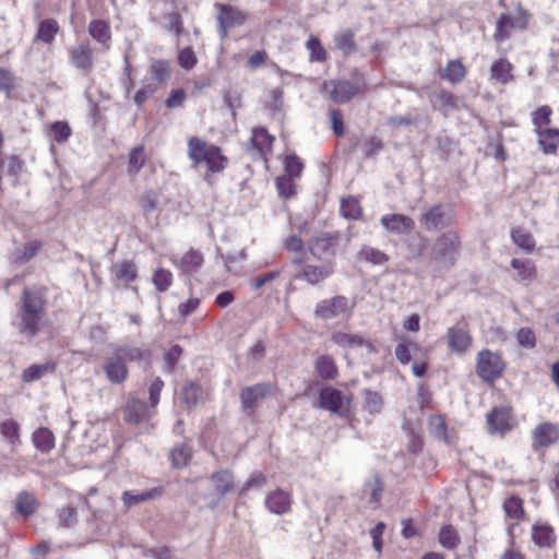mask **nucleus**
<instances>
[{
  "instance_id": "46",
  "label": "nucleus",
  "mask_w": 559,
  "mask_h": 559,
  "mask_svg": "<svg viewBox=\"0 0 559 559\" xmlns=\"http://www.w3.org/2000/svg\"><path fill=\"white\" fill-rule=\"evenodd\" d=\"M381 396L373 391L365 390L364 392V408L371 415L379 414L382 408Z\"/></svg>"
},
{
  "instance_id": "6",
  "label": "nucleus",
  "mask_w": 559,
  "mask_h": 559,
  "mask_svg": "<svg viewBox=\"0 0 559 559\" xmlns=\"http://www.w3.org/2000/svg\"><path fill=\"white\" fill-rule=\"evenodd\" d=\"M350 396L333 386H324L319 393V406L340 417L348 415Z\"/></svg>"
},
{
  "instance_id": "28",
  "label": "nucleus",
  "mask_w": 559,
  "mask_h": 559,
  "mask_svg": "<svg viewBox=\"0 0 559 559\" xmlns=\"http://www.w3.org/2000/svg\"><path fill=\"white\" fill-rule=\"evenodd\" d=\"M316 371L323 380H334L338 373L334 359L329 355H321L317 358Z\"/></svg>"
},
{
  "instance_id": "5",
  "label": "nucleus",
  "mask_w": 559,
  "mask_h": 559,
  "mask_svg": "<svg viewBox=\"0 0 559 559\" xmlns=\"http://www.w3.org/2000/svg\"><path fill=\"white\" fill-rule=\"evenodd\" d=\"M504 368L506 364L498 353H493L489 349H484L478 353L476 371L479 378L485 382L493 383L501 377Z\"/></svg>"
},
{
  "instance_id": "48",
  "label": "nucleus",
  "mask_w": 559,
  "mask_h": 559,
  "mask_svg": "<svg viewBox=\"0 0 559 559\" xmlns=\"http://www.w3.org/2000/svg\"><path fill=\"white\" fill-rule=\"evenodd\" d=\"M181 354L182 348L179 345L171 346L164 355L163 371L173 373Z\"/></svg>"
},
{
  "instance_id": "62",
  "label": "nucleus",
  "mask_w": 559,
  "mask_h": 559,
  "mask_svg": "<svg viewBox=\"0 0 559 559\" xmlns=\"http://www.w3.org/2000/svg\"><path fill=\"white\" fill-rule=\"evenodd\" d=\"M41 246H43V243L39 240H32V241L27 242L24 246L21 254L17 258L19 262L25 263V262L29 261L32 258H34L38 253Z\"/></svg>"
},
{
  "instance_id": "12",
  "label": "nucleus",
  "mask_w": 559,
  "mask_h": 559,
  "mask_svg": "<svg viewBox=\"0 0 559 559\" xmlns=\"http://www.w3.org/2000/svg\"><path fill=\"white\" fill-rule=\"evenodd\" d=\"M334 273L332 262H322L319 265L305 263L293 276L292 281H306L310 285H318Z\"/></svg>"
},
{
  "instance_id": "58",
  "label": "nucleus",
  "mask_w": 559,
  "mask_h": 559,
  "mask_svg": "<svg viewBox=\"0 0 559 559\" xmlns=\"http://www.w3.org/2000/svg\"><path fill=\"white\" fill-rule=\"evenodd\" d=\"M171 273L164 269H158L153 276V283L159 292H166L171 284Z\"/></svg>"
},
{
  "instance_id": "11",
  "label": "nucleus",
  "mask_w": 559,
  "mask_h": 559,
  "mask_svg": "<svg viewBox=\"0 0 559 559\" xmlns=\"http://www.w3.org/2000/svg\"><path fill=\"white\" fill-rule=\"evenodd\" d=\"M217 10L216 21L221 38H226L228 31L241 26L246 21V14L229 4H215Z\"/></svg>"
},
{
  "instance_id": "63",
  "label": "nucleus",
  "mask_w": 559,
  "mask_h": 559,
  "mask_svg": "<svg viewBox=\"0 0 559 559\" xmlns=\"http://www.w3.org/2000/svg\"><path fill=\"white\" fill-rule=\"evenodd\" d=\"M382 147V141L376 136L366 139L361 144V151L365 157H373Z\"/></svg>"
},
{
  "instance_id": "21",
  "label": "nucleus",
  "mask_w": 559,
  "mask_h": 559,
  "mask_svg": "<svg viewBox=\"0 0 559 559\" xmlns=\"http://www.w3.org/2000/svg\"><path fill=\"white\" fill-rule=\"evenodd\" d=\"M163 489L160 487H155L146 491H134L128 490L124 491L121 496V500L126 509H130L134 506H138L143 502H147L154 499H157L162 496Z\"/></svg>"
},
{
  "instance_id": "8",
  "label": "nucleus",
  "mask_w": 559,
  "mask_h": 559,
  "mask_svg": "<svg viewBox=\"0 0 559 559\" xmlns=\"http://www.w3.org/2000/svg\"><path fill=\"white\" fill-rule=\"evenodd\" d=\"M338 236L336 234L321 233L309 241V251L313 258L322 262H332L336 254Z\"/></svg>"
},
{
  "instance_id": "34",
  "label": "nucleus",
  "mask_w": 559,
  "mask_h": 559,
  "mask_svg": "<svg viewBox=\"0 0 559 559\" xmlns=\"http://www.w3.org/2000/svg\"><path fill=\"white\" fill-rule=\"evenodd\" d=\"M111 272L117 281L124 283L132 282L136 277V267L131 261L116 262L111 267Z\"/></svg>"
},
{
  "instance_id": "16",
  "label": "nucleus",
  "mask_w": 559,
  "mask_h": 559,
  "mask_svg": "<svg viewBox=\"0 0 559 559\" xmlns=\"http://www.w3.org/2000/svg\"><path fill=\"white\" fill-rule=\"evenodd\" d=\"M381 225L390 233L408 235L415 228L412 217L403 214H388L381 217Z\"/></svg>"
},
{
  "instance_id": "4",
  "label": "nucleus",
  "mask_w": 559,
  "mask_h": 559,
  "mask_svg": "<svg viewBox=\"0 0 559 559\" xmlns=\"http://www.w3.org/2000/svg\"><path fill=\"white\" fill-rule=\"evenodd\" d=\"M455 222V211L451 204L438 203L425 207L420 214L419 223L427 231L443 229Z\"/></svg>"
},
{
  "instance_id": "7",
  "label": "nucleus",
  "mask_w": 559,
  "mask_h": 559,
  "mask_svg": "<svg viewBox=\"0 0 559 559\" xmlns=\"http://www.w3.org/2000/svg\"><path fill=\"white\" fill-rule=\"evenodd\" d=\"M211 493L205 497L207 507L214 509L221 500L234 488V475L228 469H221L210 477Z\"/></svg>"
},
{
  "instance_id": "61",
  "label": "nucleus",
  "mask_w": 559,
  "mask_h": 559,
  "mask_svg": "<svg viewBox=\"0 0 559 559\" xmlns=\"http://www.w3.org/2000/svg\"><path fill=\"white\" fill-rule=\"evenodd\" d=\"M439 540L443 547L452 549L456 546L459 537L453 527L445 526L440 532Z\"/></svg>"
},
{
  "instance_id": "15",
  "label": "nucleus",
  "mask_w": 559,
  "mask_h": 559,
  "mask_svg": "<svg viewBox=\"0 0 559 559\" xmlns=\"http://www.w3.org/2000/svg\"><path fill=\"white\" fill-rule=\"evenodd\" d=\"M533 448H549L559 439V427L550 421L537 425L532 431Z\"/></svg>"
},
{
  "instance_id": "23",
  "label": "nucleus",
  "mask_w": 559,
  "mask_h": 559,
  "mask_svg": "<svg viewBox=\"0 0 559 559\" xmlns=\"http://www.w3.org/2000/svg\"><path fill=\"white\" fill-rule=\"evenodd\" d=\"M110 348L116 352L124 361H146L151 358V350L141 348L130 344L126 345H110Z\"/></svg>"
},
{
  "instance_id": "64",
  "label": "nucleus",
  "mask_w": 559,
  "mask_h": 559,
  "mask_svg": "<svg viewBox=\"0 0 559 559\" xmlns=\"http://www.w3.org/2000/svg\"><path fill=\"white\" fill-rule=\"evenodd\" d=\"M145 163L144 148L142 146L134 147L129 155V167L130 169L138 171L142 168Z\"/></svg>"
},
{
  "instance_id": "25",
  "label": "nucleus",
  "mask_w": 559,
  "mask_h": 559,
  "mask_svg": "<svg viewBox=\"0 0 559 559\" xmlns=\"http://www.w3.org/2000/svg\"><path fill=\"white\" fill-rule=\"evenodd\" d=\"M274 138L271 136L264 128H255L252 130L250 143L252 145V155L262 156L270 150Z\"/></svg>"
},
{
  "instance_id": "13",
  "label": "nucleus",
  "mask_w": 559,
  "mask_h": 559,
  "mask_svg": "<svg viewBox=\"0 0 559 559\" xmlns=\"http://www.w3.org/2000/svg\"><path fill=\"white\" fill-rule=\"evenodd\" d=\"M486 423L490 433H504L513 428L515 420L511 408L499 406L487 414Z\"/></svg>"
},
{
  "instance_id": "18",
  "label": "nucleus",
  "mask_w": 559,
  "mask_h": 559,
  "mask_svg": "<svg viewBox=\"0 0 559 559\" xmlns=\"http://www.w3.org/2000/svg\"><path fill=\"white\" fill-rule=\"evenodd\" d=\"M448 345L452 352L462 354L472 345V337L464 325L457 324L448 330Z\"/></svg>"
},
{
  "instance_id": "10",
  "label": "nucleus",
  "mask_w": 559,
  "mask_h": 559,
  "mask_svg": "<svg viewBox=\"0 0 559 559\" xmlns=\"http://www.w3.org/2000/svg\"><path fill=\"white\" fill-rule=\"evenodd\" d=\"M273 393V385L269 382L257 383L254 385L246 386L240 392V401L242 412L251 416L259 404L271 396Z\"/></svg>"
},
{
  "instance_id": "22",
  "label": "nucleus",
  "mask_w": 559,
  "mask_h": 559,
  "mask_svg": "<svg viewBox=\"0 0 559 559\" xmlns=\"http://www.w3.org/2000/svg\"><path fill=\"white\" fill-rule=\"evenodd\" d=\"M264 503L270 512L281 515L289 511L292 500L286 491L277 489L266 496Z\"/></svg>"
},
{
  "instance_id": "33",
  "label": "nucleus",
  "mask_w": 559,
  "mask_h": 559,
  "mask_svg": "<svg viewBox=\"0 0 559 559\" xmlns=\"http://www.w3.org/2000/svg\"><path fill=\"white\" fill-rule=\"evenodd\" d=\"M33 443L43 453L49 452L55 447V437L48 428H39L32 436Z\"/></svg>"
},
{
  "instance_id": "41",
  "label": "nucleus",
  "mask_w": 559,
  "mask_h": 559,
  "mask_svg": "<svg viewBox=\"0 0 559 559\" xmlns=\"http://www.w3.org/2000/svg\"><path fill=\"white\" fill-rule=\"evenodd\" d=\"M0 432L8 440L13 449L21 444L20 426L13 419H8L1 423Z\"/></svg>"
},
{
  "instance_id": "42",
  "label": "nucleus",
  "mask_w": 559,
  "mask_h": 559,
  "mask_svg": "<svg viewBox=\"0 0 559 559\" xmlns=\"http://www.w3.org/2000/svg\"><path fill=\"white\" fill-rule=\"evenodd\" d=\"M171 465L176 468L185 467L191 459V450L185 444L175 447L170 454Z\"/></svg>"
},
{
  "instance_id": "32",
  "label": "nucleus",
  "mask_w": 559,
  "mask_h": 559,
  "mask_svg": "<svg viewBox=\"0 0 559 559\" xmlns=\"http://www.w3.org/2000/svg\"><path fill=\"white\" fill-rule=\"evenodd\" d=\"M533 540L540 547H549L556 539L552 527L547 524H535L532 532Z\"/></svg>"
},
{
  "instance_id": "35",
  "label": "nucleus",
  "mask_w": 559,
  "mask_h": 559,
  "mask_svg": "<svg viewBox=\"0 0 559 559\" xmlns=\"http://www.w3.org/2000/svg\"><path fill=\"white\" fill-rule=\"evenodd\" d=\"M354 35L352 29H345L334 35L335 47L345 56L353 53L357 49Z\"/></svg>"
},
{
  "instance_id": "9",
  "label": "nucleus",
  "mask_w": 559,
  "mask_h": 559,
  "mask_svg": "<svg viewBox=\"0 0 559 559\" xmlns=\"http://www.w3.org/2000/svg\"><path fill=\"white\" fill-rule=\"evenodd\" d=\"M354 304L345 296H335L321 300L314 308V316L319 319L330 320L340 316H349Z\"/></svg>"
},
{
  "instance_id": "26",
  "label": "nucleus",
  "mask_w": 559,
  "mask_h": 559,
  "mask_svg": "<svg viewBox=\"0 0 559 559\" xmlns=\"http://www.w3.org/2000/svg\"><path fill=\"white\" fill-rule=\"evenodd\" d=\"M88 33L96 41L102 44L105 49L109 48L111 32L107 22L103 20H93L88 25Z\"/></svg>"
},
{
  "instance_id": "40",
  "label": "nucleus",
  "mask_w": 559,
  "mask_h": 559,
  "mask_svg": "<svg viewBox=\"0 0 559 559\" xmlns=\"http://www.w3.org/2000/svg\"><path fill=\"white\" fill-rule=\"evenodd\" d=\"M512 66L506 59H499L490 69L491 79L497 80L501 84H507L513 76L511 74Z\"/></svg>"
},
{
  "instance_id": "19",
  "label": "nucleus",
  "mask_w": 559,
  "mask_h": 559,
  "mask_svg": "<svg viewBox=\"0 0 559 559\" xmlns=\"http://www.w3.org/2000/svg\"><path fill=\"white\" fill-rule=\"evenodd\" d=\"M70 60L76 69L90 72L93 68V50L88 44H80L71 49Z\"/></svg>"
},
{
  "instance_id": "27",
  "label": "nucleus",
  "mask_w": 559,
  "mask_h": 559,
  "mask_svg": "<svg viewBox=\"0 0 559 559\" xmlns=\"http://www.w3.org/2000/svg\"><path fill=\"white\" fill-rule=\"evenodd\" d=\"M538 143L546 154H554L559 145V129L545 128L537 131Z\"/></svg>"
},
{
  "instance_id": "20",
  "label": "nucleus",
  "mask_w": 559,
  "mask_h": 559,
  "mask_svg": "<svg viewBox=\"0 0 559 559\" xmlns=\"http://www.w3.org/2000/svg\"><path fill=\"white\" fill-rule=\"evenodd\" d=\"M148 408L140 399H130L123 408V418L127 423L138 425L148 417Z\"/></svg>"
},
{
  "instance_id": "56",
  "label": "nucleus",
  "mask_w": 559,
  "mask_h": 559,
  "mask_svg": "<svg viewBox=\"0 0 559 559\" xmlns=\"http://www.w3.org/2000/svg\"><path fill=\"white\" fill-rule=\"evenodd\" d=\"M507 515L511 519H520L523 515L522 500L518 497H510L503 503Z\"/></svg>"
},
{
  "instance_id": "59",
  "label": "nucleus",
  "mask_w": 559,
  "mask_h": 559,
  "mask_svg": "<svg viewBox=\"0 0 559 559\" xmlns=\"http://www.w3.org/2000/svg\"><path fill=\"white\" fill-rule=\"evenodd\" d=\"M163 388L164 381L159 377L152 379L148 385V400L152 408H155L159 403V396Z\"/></svg>"
},
{
  "instance_id": "38",
  "label": "nucleus",
  "mask_w": 559,
  "mask_h": 559,
  "mask_svg": "<svg viewBox=\"0 0 559 559\" xmlns=\"http://www.w3.org/2000/svg\"><path fill=\"white\" fill-rule=\"evenodd\" d=\"M181 395L188 406H194L203 400V390L197 382L187 381L182 386Z\"/></svg>"
},
{
  "instance_id": "52",
  "label": "nucleus",
  "mask_w": 559,
  "mask_h": 559,
  "mask_svg": "<svg viewBox=\"0 0 559 559\" xmlns=\"http://www.w3.org/2000/svg\"><path fill=\"white\" fill-rule=\"evenodd\" d=\"M514 27L512 17L507 14H502L496 24V33L493 35L497 41H503L509 37V29Z\"/></svg>"
},
{
  "instance_id": "2",
  "label": "nucleus",
  "mask_w": 559,
  "mask_h": 559,
  "mask_svg": "<svg viewBox=\"0 0 559 559\" xmlns=\"http://www.w3.org/2000/svg\"><path fill=\"white\" fill-rule=\"evenodd\" d=\"M188 156L195 169H201L205 165L212 174L223 171L228 163L227 157L222 154L218 146L209 144L197 136H192L188 141Z\"/></svg>"
},
{
  "instance_id": "24",
  "label": "nucleus",
  "mask_w": 559,
  "mask_h": 559,
  "mask_svg": "<svg viewBox=\"0 0 559 559\" xmlns=\"http://www.w3.org/2000/svg\"><path fill=\"white\" fill-rule=\"evenodd\" d=\"M511 266L516 271L514 280L525 285L531 284L536 278V266L528 259H512Z\"/></svg>"
},
{
  "instance_id": "36",
  "label": "nucleus",
  "mask_w": 559,
  "mask_h": 559,
  "mask_svg": "<svg viewBox=\"0 0 559 559\" xmlns=\"http://www.w3.org/2000/svg\"><path fill=\"white\" fill-rule=\"evenodd\" d=\"M56 369V364L52 361H46L39 365H32L23 372V380L25 382H32L43 378L45 374L52 373Z\"/></svg>"
},
{
  "instance_id": "60",
  "label": "nucleus",
  "mask_w": 559,
  "mask_h": 559,
  "mask_svg": "<svg viewBox=\"0 0 559 559\" xmlns=\"http://www.w3.org/2000/svg\"><path fill=\"white\" fill-rule=\"evenodd\" d=\"M516 341L520 346L530 349L536 345V336L530 328H521L516 333Z\"/></svg>"
},
{
  "instance_id": "43",
  "label": "nucleus",
  "mask_w": 559,
  "mask_h": 559,
  "mask_svg": "<svg viewBox=\"0 0 559 559\" xmlns=\"http://www.w3.org/2000/svg\"><path fill=\"white\" fill-rule=\"evenodd\" d=\"M359 255L362 260L376 265H382L389 261V257L384 252L370 246H364Z\"/></svg>"
},
{
  "instance_id": "14",
  "label": "nucleus",
  "mask_w": 559,
  "mask_h": 559,
  "mask_svg": "<svg viewBox=\"0 0 559 559\" xmlns=\"http://www.w3.org/2000/svg\"><path fill=\"white\" fill-rule=\"evenodd\" d=\"M103 370L111 384H122L129 376L127 362L115 350L105 359Z\"/></svg>"
},
{
  "instance_id": "53",
  "label": "nucleus",
  "mask_w": 559,
  "mask_h": 559,
  "mask_svg": "<svg viewBox=\"0 0 559 559\" xmlns=\"http://www.w3.org/2000/svg\"><path fill=\"white\" fill-rule=\"evenodd\" d=\"M152 78L158 83L165 82L169 79L170 68L167 61L155 60L151 64Z\"/></svg>"
},
{
  "instance_id": "3",
  "label": "nucleus",
  "mask_w": 559,
  "mask_h": 559,
  "mask_svg": "<svg viewBox=\"0 0 559 559\" xmlns=\"http://www.w3.org/2000/svg\"><path fill=\"white\" fill-rule=\"evenodd\" d=\"M461 239L456 231L447 230L439 235L431 248V260L441 270L451 269L460 253Z\"/></svg>"
},
{
  "instance_id": "47",
  "label": "nucleus",
  "mask_w": 559,
  "mask_h": 559,
  "mask_svg": "<svg viewBox=\"0 0 559 559\" xmlns=\"http://www.w3.org/2000/svg\"><path fill=\"white\" fill-rule=\"evenodd\" d=\"M551 108L549 106H542L532 114V120L536 128V132L548 128L550 124Z\"/></svg>"
},
{
  "instance_id": "51",
  "label": "nucleus",
  "mask_w": 559,
  "mask_h": 559,
  "mask_svg": "<svg viewBox=\"0 0 559 559\" xmlns=\"http://www.w3.org/2000/svg\"><path fill=\"white\" fill-rule=\"evenodd\" d=\"M341 213L345 218L357 219L361 215V209L355 198L342 200Z\"/></svg>"
},
{
  "instance_id": "39",
  "label": "nucleus",
  "mask_w": 559,
  "mask_h": 559,
  "mask_svg": "<svg viewBox=\"0 0 559 559\" xmlns=\"http://www.w3.org/2000/svg\"><path fill=\"white\" fill-rule=\"evenodd\" d=\"M59 32V25L57 21L52 19L44 20L39 23L36 39L50 44L55 39L56 34Z\"/></svg>"
},
{
  "instance_id": "1",
  "label": "nucleus",
  "mask_w": 559,
  "mask_h": 559,
  "mask_svg": "<svg viewBox=\"0 0 559 559\" xmlns=\"http://www.w3.org/2000/svg\"><path fill=\"white\" fill-rule=\"evenodd\" d=\"M16 313L12 325L20 336L28 342L48 325L49 318L46 310V290L40 287H25L15 305Z\"/></svg>"
},
{
  "instance_id": "31",
  "label": "nucleus",
  "mask_w": 559,
  "mask_h": 559,
  "mask_svg": "<svg viewBox=\"0 0 559 559\" xmlns=\"http://www.w3.org/2000/svg\"><path fill=\"white\" fill-rule=\"evenodd\" d=\"M203 264V255L201 252L190 249L180 259L179 266L183 273L192 274L200 270Z\"/></svg>"
},
{
  "instance_id": "37",
  "label": "nucleus",
  "mask_w": 559,
  "mask_h": 559,
  "mask_svg": "<svg viewBox=\"0 0 559 559\" xmlns=\"http://www.w3.org/2000/svg\"><path fill=\"white\" fill-rule=\"evenodd\" d=\"M513 242L526 253H531L535 249V240L530 231L518 227L511 231Z\"/></svg>"
},
{
  "instance_id": "30",
  "label": "nucleus",
  "mask_w": 559,
  "mask_h": 559,
  "mask_svg": "<svg viewBox=\"0 0 559 559\" xmlns=\"http://www.w3.org/2000/svg\"><path fill=\"white\" fill-rule=\"evenodd\" d=\"M466 75V68L460 60H450L441 73V78L452 84L460 83Z\"/></svg>"
},
{
  "instance_id": "45",
  "label": "nucleus",
  "mask_w": 559,
  "mask_h": 559,
  "mask_svg": "<svg viewBox=\"0 0 559 559\" xmlns=\"http://www.w3.org/2000/svg\"><path fill=\"white\" fill-rule=\"evenodd\" d=\"M286 250L295 252L297 255L293 259V263L300 265L305 262L304 242L297 236H290L284 241Z\"/></svg>"
},
{
  "instance_id": "57",
  "label": "nucleus",
  "mask_w": 559,
  "mask_h": 559,
  "mask_svg": "<svg viewBox=\"0 0 559 559\" xmlns=\"http://www.w3.org/2000/svg\"><path fill=\"white\" fill-rule=\"evenodd\" d=\"M76 521V511L73 507L67 506L58 510V525L71 527Z\"/></svg>"
},
{
  "instance_id": "29",
  "label": "nucleus",
  "mask_w": 559,
  "mask_h": 559,
  "mask_svg": "<svg viewBox=\"0 0 559 559\" xmlns=\"http://www.w3.org/2000/svg\"><path fill=\"white\" fill-rule=\"evenodd\" d=\"M38 502L33 493L22 491L16 497L15 510L19 514L27 518L36 512Z\"/></svg>"
},
{
  "instance_id": "54",
  "label": "nucleus",
  "mask_w": 559,
  "mask_h": 559,
  "mask_svg": "<svg viewBox=\"0 0 559 559\" xmlns=\"http://www.w3.org/2000/svg\"><path fill=\"white\" fill-rule=\"evenodd\" d=\"M307 48L310 51V60L311 61H324L326 58V52L321 45L319 38L314 36H310L307 40Z\"/></svg>"
},
{
  "instance_id": "49",
  "label": "nucleus",
  "mask_w": 559,
  "mask_h": 559,
  "mask_svg": "<svg viewBox=\"0 0 559 559\" xmlns=\"http://www.w3.org/2000/svg\"><path fill=\"white\" fill-rule=\"evenodd\" d=\"M429 431L439 440L447 441V425L445 420L441 415H432L429 418Z\"/></svg>"
},
{
  "instance_id": "55",
  "label": "nucleus",
  "mask_w": 559,
  "mask_h": 559,
  "mask_svg": "<svg viewBox=\"0 0 559 559\" xmlns=\"http://www.w3.org/2000/svg\"><path fill=\"white\" fill-rule=\"evenodd\" d=\"M50 134L56 142L63 143L71 135V128L64 121H56L51 126Z\"/></svg>"
},
{
  "instance_id": "17",
  "label": "nucleus",
  "mask_w": 559,
  "mask_h": 559,
  "mask_svg": "<svg viewBox=\"0 0 559 559\" xmlns=\"http://www.w3.org/2000/svg\"><path fill=\"white\" fill-rule=\"evenodd\" d=\"M333 102L344 104L349 102L358 92V88L348 81H330L324 84Z\"/></svg>"
},
{
  "instance_id": "44",
  "label": "nucleus",
  "mask_w": 559,
  "mask_h": 559,
  "mask_svg": "<svg viewBox=\"0 0 559 559\" xmlns=\"http://www.w3.org/2000/svg\"><path fill=\"white\" fill-rule=\"evenodd\" d=\"M331 341L342 347H358L361 346L364 340L356 334H348L344 332H335L331 336Z\"/></svg>"
},
{
  "instance_id": "50",
  "label": "nucleus",
  "mask_w": 559,
  "mask_h": 559,
  "mask_svg": "<svg viewBox=\"0 0 559 559\" xmlns=\"http://www.w3.org/2000/svg\"><path fill=\"white\" fill-rule=\"evenodd\" d=\"M416 342L404 340L403 342L399 343L395 347V356L396 359L402 364L406 365L411 362L412 360H415V358L412 355V352H409V348H415Z\"/></svg>"
}]
</instances>
